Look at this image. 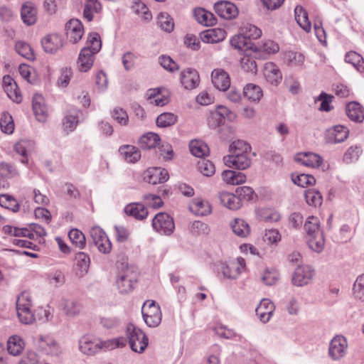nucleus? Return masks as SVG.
<instances>
[{
  "label": "nucleus",
  "mask_w": 364,
  "mask_h": 364,
  "mask_svg": "<svg viewBox=\"0 0 364 364\" xmlns=\"http://www.w3.org/2000/svg\"><path fill=\"white\" fill-rule=\"evenodd\" d=\"M264 75L267 82L278 86L282 80V74L278 66L272 63H266L264 67Z\"/></svg>",
  "instance_id": "a211bd4d"
},
{
  "label": "nucleus",
  "mask_w": 364,
  "mask_h": 364,
  "mask_svg": "<svg viewBox=\"0 0 364 364\" xmlns=\"http://www.w3.org/2000/svg\"><path fill=\"white\" fill-rule=\"evenodd\" d=\"M71 242L76 247L82 249L85 247L86 239L84 234L77 229H72L68 232Z\"/></svg>",
  "instance_id": "5fc2aeb1"
},
{
  "label": "nucleus",
  "mask_w": 364,
  "mask_h": 364,
  "mask_svg": "<svg viewBox=\"0 0 364 364\" xmlns=\"http://www.w3.org/2000/svg\"><path fill=\"white\" fill-rule=\"evenodd\" d=\"M25 348L23 339L18 336L14 335L9 337L7 341V350L9 354L17 356L20 355Z\"/></svg>",
  "instance_id": "f704fd0d"
},
{
  "label": "nucleus",
  "mask_w": 364,
  "mask_h": 364,
  "mask_svg": "<svg viewBox=\"0 0 364 364\" xmlns=\"http://www.w3.org/2000/svg\"><path fill=\"white\" fill-rule=\"evenodd\" d=\"M230 155H244L250 154L251 146L249 144L242 140L233 141L229 147Z\"/></svg>",
  "instance_id": "de8ad7c7"
},
{
  "label": "nucleus",
  "mask_w": 364,
  "mask_h": 364,
  "mask_svg": "<svg viewBox=\"0 0 364 364\" xmlns=\"http://www.w3.org/2000/svg\"><path fill=\"white\" fill-rule=\"evenodd\" d=\"M32 107L38 121L45 122L48 116V109L45 104V100L41 95L35 94L33 95Z\"/></svg>",
  "instance_id": "5701e85b"
},
{
  "label": "nucleus",
  "mask_w": 364,
  "mask_h": 364,
  "mask_svg": "<svg viewBox=\"0 0 364 364\" xmlns=\"http://www.w3.org/2000/svg\"><path fill=\"white\" fill-rule=\"evenodd\" d=\"M226 31L223 28H215L200 33V38L206 43H216L223 41L226 37Z\"/></svg>",
  "instance_id": "4be33fe9"
},
{
  "label": "nucleus",
  "mask_w": 364,
  "mask_h": 364,
  "mask_svg": "<svg viewBox=\"0 0 364 364\" xmlns=\"http://www.w3.org/2000/svg\"><path fill=\"white\" fill-rule=\"evenodd\" d=\"M230 43L234 48L239 50L257 51L258 50L257 46L251 41H247L241 33L232 37Z\"/></svg>",
  "instance_id": "cd10ccee"
},
{
  "label": "nucleus",
  "mask_w": 364,
  "mask_h": 364,
  "mask_svg": "<svg viewBox=\"0 0 364 364\" xmlns=\"http://www.w3.org/2000/svg\"><path fill=\"white\" fill-rule=\"evenodd\" d=\"M102 48L100 36L97 33H90L87 46L81 49L77 61L80 72H87L93 65L95 55Z\"/></svg>",
  "instance_id": "f257e3e1"
},
{
  "label": "nucleus",
  "mask_w": 364,
  "mask_h": 364,
  "mask_svg": "<svg viewBox=\"0 0 364 364\" xmlns=\"http://www.w3.org/2000/svg\"><path fill=\"white\" fill-rule=\"evenodd\" d=\"M159 63L165 70L169 72H173L179 69L178 64L168 55H161Z\"/></svg>",
  "instance_id": "69168bd1"
},
{
  "label": "nucleus",
  "mask_w": 364,
  "mask_h": 364,
  "mask_svg": "<svg viewBox=\"0 0 364 364\" xmlns=\"http://www.w3.org/2000/svg\"><path fill=\"white\" fill-rule=\"evenodd\" d=\"M144 322L149 327H156L161 321L162 314L159 305L154 301H147L142 307Z\"/></svg>",
  "instance_id": "20e7f679"
},
{
  "label": "nucleus",
  "mask_w": 364,
  "mask_h": 364,
  "mask_svg": "<svg viewBox=\"0 0 364 364\" xmlns=\"http://www.w3.org/2000/svg\"><path fill=\"white\" fill-rule=\"evenodd\" d=\"M347 341L342 336H335L331 341L328 348L329 356L335 360L343 358L347 350Z\"/></svg>",
  "instance_id": "9d476101"
},
{
  "label": "nucleus",
  "mask_w": 364,
  "mask_h": 364,
  "mask_svg": "<svg viewBox=\"0 0 364 364\" xmlns=\"http://www.w3.org/2000/svg\"><path fill=\"white\" fill-rule=\"evenodd\" d=\"M218 198L220 203L230 210H235L242 206L241 199L235 194L221 192L219 193Z\"/></svg>",
  "instance_id": "2f4dec72"
},
{
  "label": "nucleus",
  "mask_w": 364,
  "mask_h": 364,
  "mask_svg": "<svg viewBox=\"0 0 364 364\" xmlns=\"http://www.w3.org/2000/svg\"><path fill=\"white\" fill-rule=\"evenodd\" d=\"M198 168L200 172L205 176H211L215 171V166L213 162L205 159H201L198 162Z\"/></svg>",
  "instance_id": "052dcab7"
},
{
  "label": "nucleus",
  "mask_w": 364,
  "mask_h": 364,
  "mask_svg": "<svg viewBox=\"0 0 364 364\" xmlns=\"http://www.w3.org/2000/svg\"><path fill=\"white\" fill-rule=\"evenodd\" d=\"M158 23L166 32H171L174 27L173 18L166 13H161L158 16Z\"/></svg>",
  "instance_id": "bf43d9fd"
},
{
  "label": "nucleus",
  "mask_w": 364,
  "mask_h": 364,
  "mask_svg": "<svg viewBox=\"0 0 364 364\" xmlns=\"http://www.w3.org/2000/svg\"><path fill=\"white\" fill-rule=\"evenodd\" d=\"M291 180L294 184L303 188L308 186H312L316 183V179L312 175L305 173L298 175L292 173Z\"/></svg>",
  "instance_id": "3c124183"
},
{
  "label": "nucleus",
  "mask_w": 364,
  "mask_h": 364,
  "mask_svg": "<svg viewBox=\"0 0 364 364\" xmlns=\"http://www.w3.org/2000/svg\"><path fill=\"white\" fill-rule=\"evenodd\" d=\"M125 333L131 349L138 353H143L149 344L146 335L132 323L127 324Z\"/></svg>",
  "instance_id": "f03ea898"
},
{
  "label": "nucleus",
  "mask_w": 364,
  "mask_h": 364,
  "mask_svg": "<svg viewBox=\"0 0 364 364\" xmlns=\"http://www.w3.org/2000/svg\"><path fill=\"white\" fill-rule=\"evenodd\" d=\"M212 82L214 87L220 91H226L230 85L229 75L220 69H215L211 74Z\"/></svg>",
  "instance_id": "412c9836"
},
{
  "label": "nucleus",
  "mask_w": 364,
  "mask_h": 364,
  "mask_svg": "<svg viewBox=\"0 0 364 364\" xmlns=\"http://www.w3.org/2000/svg\"><path fill=\"white\" fill-rule=\"evenodd\" d=\"M361 148L358 146H351L348 149L343 155V161L350 164L356 161L361 154Z\"/></svg>",
  "instance_id": "e2e57ef3"
},
{
  "label": "nucleus",
  "mask_w": 364,
  "mask_h": 364,
  "mask_svg": "<svg viewBox=\"0 0 364 364\" xmlns=\"http://www.w3.org/2000/svg\"><path fill=\"white\" fill-rule=\"evenodd\" d=\"M190 210L197 215L205 216L211 213V206L208 202L200 198L193 199L189 205Z\"/></svg>",
  "instance_id": "473e14b6"
},
{
  "label": "nucleus",
  "mask_w": 364,
  "mask_h": 364,
  "mask_svg": "<svg viewBox=\"0 0 364 364\" xmlns=\"http://www.w3.org/2000/svg\"><path fill=\"white\" fill-rule=\"evenodd\" d=\"M240 33L248 41L257 39L262 35V31L255 25L250 23L244 24L240 28Z\"/></svg>",
  "instance_id": "49530a36"
},
{
  "label": "nucleus",
  "mask_w": 364,
  "mask_h": 364,
  "mask_svg": "<svg viewBox=\"0 0 364 364\" xmlns=\"http://www.w3.org/2000/svg\"><path fill=\"white\" fill-rule=\"evenodd\" d=\"M181 83L186 90H193L198 87L200 77L198 71L193 68H186L181 73Z\"/></svg>",
  "instance_id": "f3484780"
},
{
  "label": "nucleus",
  "mask_w": 364,
  "mask_h": 364,
  "mask_svg": "<svg viewBox=\"0 0 364 364\" xmlns=\"http://www.w3.org/2000/svg\"><path fill=\"white\" fill-rule=\"evenodd\" d=\"M253 54H246L240 60L242 69L252 75H255L257 72V65L255 61L256 58H259L257 51H252Z\"/></svg>",
  "instance_id": "72a5a7b5"
},
{
  "label": "nucleus",
  "mask_w": 364,
  "mask_h": 364,
  "mask_svg": "<svg viewBox=\"0 0 364 364\" xmlns=\"http://www.w3.org/2000/svg\"><path fill=\"white\" fill-rule=\"evenodd\" d=\"M112 117L121 125L125 126L128 124V114L127 112L122 108H114L112 112Z\"/></svg>",
  "instance_id": "338daca9"
},
{
  "label": "nucleus",
  "mask_w": 364,
  "mask_h": 364,
  "mask_svg": "<svg viewBox=\"0 0 364 364\" xmlns=\"http://www.w3.org/2000/svg\"><path fill=\"white\" fill-rule=\"evenodd\" d=\"M250 155L251 153L244 155H228L223 157V161L225 164L230 168L245 170L251 165Z\"/></svg>",
  "instance_id": "f8f14e48"
},
{
  "label": "nucleus",
  "mask_w": 364,
  "mask_h": 364,
  "mask_svg": "<svg viewBox=\"0 0 364 364\" xmlns=\"http://www.w3.org/2000/svg\"><path fill=\"white\" fill-rule=\"evenodd\" d=\"M160 141L161 139L157 134L148 132L140 137L139 144L141 149L147 150L155 148Z\"/></svg>",
  "instance_id": "4c0bfd02"
},
{
  "label": "nucleus",
  "mask_w": 364,
  "mask_h": 364,
  "mask_svg": "<svg viewBox=\"0 0 364 364\" xmlns=\"http://www.w3.org/2000/svg\"><path fill=\"white\" fill-rule=\"evenodd\" d=\"M41 44L45 52L55 53L60 49L63 46V38L57 33L49 34L41 40Z\"/></svg>",
  "instance_id": "aec40b11"
},
{
  "label": "nucleus",
  "mask_w": 364,
  "mask_h": 364,
  "mask_svg": "<svg viewBox=\"0 0 364 364\" xmlns=\"http://www.w3.org/2000/svg\"><path fill=\"white\" fill-rule=\"evenodd\" d=\"M245 266V260L239 257L236 261L230 262H220L223 274L228 279H236L241 272V269Z\"/></svg>",
  "instance_id": "4468645a"
},
{
  "label": "nucleus",
  "mask_w": 364,
  "mask_h": 364,
  "mask_svg": "<svg viewBox=\"0 0 364 364\" xmlns=\"http://www.w3.org/2000/svg\"><path fill=\"white\" fill-rule=\"evenodd\" d=\"M215 12L222 18L232 20L239 14L236 5L229 1H218L214 4Z\"/></svg>",
  "instance_id": "1a4fd4ad"
},
{
  "label": "nucleus",
  "mask_w": 364,
  "mask_h": 364,
  "mask_svg": "<svg viewBox=\"0 0 364 364\" xmlns=\"http://www.w3.org/2000/svg\"><path fill=\"white\" fill-rule=\"evenodd\" d=\"M0 205L13 212H17L19 210V205L16 199L9 195H1L0 197Z\"/></svg>",
  "instance_id": "680f3d73"
},
{
  "label": "nucleus",
  "mask_w": 364,
  "mask_h": 364,
  "mask_svg": "<svg viewBox=\"0 0 364 364\" xmlns=\"http://www.w3.org/2000/svg\"><path fill=\"white\" fill-rule=\"evenodd\" d=\"M178 117L171 112H164L159 114L156 120L159 127L166 128L175 124L177 122Z\"/></svg>",
  "instance_id": "09e8293b"
},
{
  "label": "nucleus",
  "mask_w": 364,
  "mask_h": 364,
  "mask_svg": "<svg viewBox=\"0 0 364 364\" xmlns=\"http://www.w3.org/2000/svg\"><path fill=\"white\" fill-rule=\"evenodd\" d=\"M65 30L67 37L73 43H77L82 37L84 29L83 26L77 19H70L65 23Z\"/></svg>",
  "instance_id": "dca6fc26"
},
{
  "label": "nucleus",
  "mask_w": 364,
  "mask_h": 364,
  "mask_svg": "<svg viewBox=\"0 0 364 364\" xmlns=\"http://www.w3.org/2000/svg\"><path fill=\"white\" fill-rule=\"evenodd\" d=\"M214 112H215L220 117H222L223 121L227 119L230 122H233L237 117L235 112L223 105H218Z\"/></svg>",
  "instance_id": "774afa93"
},
{
  "label": "nucleus",
  "mask_w": 364,
  "mask_h": 364,
  "mask_svg": "<svg viewBox=\"0 0 364 364\" xmlns=\"http://www.w3.org/2000/svg\"><path fill=\"white\" fill-rule=\"evenodd\" d=\"M92 242L98 250L104 254H108L112 250V243L105 232L100 227H94L90 231Z\"/></svg>",
  "instance_id": "423d86ee"
},
{
  "label": "nucleus",
  "mask_w": 364,
  "mask_h": 364,
  "mask_svg": "<svg viewBox=\"0 0 364 364\" xmlns=\"http://www.w3.org/2000/svg\"><path fill=\"white\" fill-rule=\"evenodd\" d=\"M75 259L77 267V274L83 277L87 273L90 267V256L83 252H79L75 255Z\"/></svg>",
  "instance_id": "e433bc0d"
},
{
  "label": "nucleus",
  "mask_w": 364,
  "mask_h": 364,
  "mask_svg": "<svg viewBox=\"0 0 364 364\" xmlns=\"http://www.w3.org/2000/svg\"><path fill=\"white\" fill-rule=\"evenodd\" d=\"M243 94L249 100L259 102L263 96L262 88L255 84L250 83L246 85L243 89Z\"/></svg>",
  "instance_id": "79ce46f5"
},
{
  "label": "nucleus",
  "mask_w": 364,
  "mask_h": 364,
  "mask_svg": "<svg viewBox=\"0 0 364 364\" xmlns=\"http://www.w3.org/2000/svg\"><path fill=\"white\" fill-rule=\"evenodd\" d=\"M16 51L22 57L33 60L35 59L33 50L29 44L23 41H18L15 45Z\"/></svg>",
  "instance_id": "864d4df0"
},
{
  "label": "nucleus",
  "mask_w": 364,
  "mask_h": 364,
  "mask_svg": "<svg viewBox=\"0 0 364 364\" xmlns=\"http://www.w3.org/2000/svg\"><path fill=\"white\" fill-rule=\"evenodd\" d=\"M230 227L233 232L240 237H245L250 232L248 223L242 219L235 218L231 222Z\"/></svg>",
  "instance_id": "37998d69"
},
{
  "label": "nucleus",
  "mask_w": 364,
  "mask_h": 364,
  "mask_svg": "<svg viewBox=\"0 0 364 364\" xmlns=\"http://www.w3.org/2000/svg\"><path fill=\"white\" fill-rule=\"evenodd\" d=\"M106 347V343L90 336H84L79 341L80 350L87 355H94Z\"/></svg>",
  "instance_id": "0eeeda50"
},
{
  "label": "nucleus",
  "mask_w": 364,
  "mask_h": 364,
  "mask_svg": "<svg viewBox=\"0 0 364 364\" xmlns=\"http://www.w3.org/2000/svg\"><path fill=\"white\" fill-rule=\"evenodd\" d=\"M168 171L159 167L150 168L144 173V181L153 185L163 183L168 181Z\"/></svg>",
  "instance_id": "ddd939ff"
},
{
  "label": "nucleus",
  "mask_w": 364,
  "mask_h": 364,
  "mask_svg": "<svg viewBox=\"0 0 364 364\" xmlns=\"http://www.w3.org/2000/svg\"><path fill=\"white\" fill-rule=\"evenodd\" d=\"M257 55L260 58H267L270 54L277 53L279 50V45L273 41H267L262 45L257 46Z\"/></svg>",
  "instance_id": "a18cd8bd"
},
{
  "label": "nucleus",
  "mask_w": 364,
  "mask_h": 364,
  "mask_svg": "<svg viewBox=\"0 0 364 364\" xmlns=\"http://www.w3.org/2000/svg\"><path fill=\"white\" fill-rule=\"evenodd\" d=\"M345 60L348 63L352 64L359 72L364 71L363 58L356 52L350 51L345 55Z\"/></svg>",
  "instance_id": "8fccbe9b"
},
{
  "label": "nucleus",
  "mask_w": 364,
  "mask_h": 364,
  "mask_svg": "<svg viewBox=\"0 0 364 364\" xmlns=\"http://www.w3.org/2000/svg\"><path fill=\"white\" fill-rule=\"evenodd\" d=\"M196 20L200 24L205 26H212L217 23V18L215 15L203 8H196L193 10Z\"/></svg>",
  "instance_id": "7c9ffc66"
},
{
  "label": "nucleus",
  "mask_w": 364,
  "mask_h": 364,
  "mask_svg": "<svg viewBox=\"0 0 364 364\" xmlns=\"http://www.w3.org/2000/svg\"><path fill=\"white\" fill-rule=\"evenodd\" d=\"M189 149L191 153L198 158L204 159L209 154V147L202 141L193 140L190 142Z\"/></svg>",
  "instance_id": "c03bdc74"
},
{
  "label": "nucleus",
  "mask_w": 364,
  "mask_h": 364,
  "mask_svg": "<svg viewBox=\"0 0 364 364\" xmlns=\"http://www.w3.org/2000/svg\"><path fill=\"white\" fill-rule=\"evenodd\" d=\"M124 213L139 220L145 219L148 215L146 208L141 203H132L127 205L124 208Z\"/></svg>",
  "instance_id": "c756f323"
},
{
  "label": "nucleus",
  "mask_w": 364,
  "mask_h": 364,
  "mask_svg": "<svg viewBox=\"0 0 364 364\" xmlns=\"http://www.w3.org/2000/svg\"><path fill=\"white\" fill-rule=\"evenodd\" d=\"M0 127L3 132L11 134L14 130V123L13 118L8 112H4L0 119Z\"/></svg>",
  "instance_id": "6e6d98bb"
},
{
  "label": "nucleus",
  "mask_w": 364,
  "mask_h": 364,
  "mask_svg": "<svg viewBox=\"0 0 364 364\" xmlns=\"http://www.w3.org/2000/svg\"><path fill=\"white\" fill-rule=\"evenodd\" d=\"M153 228L161 235H170L175 229L173 219L166 213H157L152 220Z\"/></svg>",
  "instance_id": "39448f33"
},
{
  "label": "nucleus",
  "mask_w": 364,
  "mask_h": 364,
  "mask_svg": "<svg viewBox=\"0 0 364 364\" xmlns=\"http://www.w3.org/2000/svg\"><path fill=\"white\" fill-rule=\"evenodd\" d=\"M346 112L353 122L360 123L364 119V108L357 102L348 103L346 107Z\"/></svg>",
  "instance_id": "c85d7f7f"
},
{
  "label": "nucleus",
  "mask_w": 364,
  "mask_h": 364,
  "mask_svg": "<svg viewBox=\"0 0 364 364\" xmlns=\"http://www.w3.org/2000/svg\"><path fill=\"white\" fill-rule=\"evenodd\" d=\"M295 19L298 24L306 32L311 28V22L309 20L307 11L301 6H296L294 9Z\"/></svg>",
  "instance_id": "58836bf2"
},
{
  "label": "nucleus",
  "mask_w": 364,
  "mask_h": 364,
  "mask_svg": "<svg viewBox=\"0 0 364 364\" xmlns=\"http://www.w3.org/2000/svg\"><path fill=\"white\" fill-rule=\"evenodd\" d=\"M348 129L346 127L342 125H336L327 131V141L332 144L343 142L348 138Z\"/></svg>",
  "instance_id": "b1692460"
},
{
  "label": "nucleus",
  "mask_w": 364,
  "mask_h": 364,
  "mask_svg": "<svg viewBox=\"0 0 364 364\" xmlns=\"http://www.w3.org/2000/svg\"><path fill=\"white\" fill-rule=\"evenodd\" d=\"M314 276V269L309 265L298 266L292 275V283L303 287L311 282Z\"/></svg>",
  "instance_id": "6e6552de"
},
{
  "label": "nucleus",
  "mask_w": 364,
  "mask_h": 364,
  "mask_svg": "<svg viewBox=\"0 0 364 364\" xmlns=\"http://www.w3.org/2000/svg\"><path fill=\"white\" fill-rule=\"evenodd\" d=\"M304 228L306 232L307 237L323 233L320 228V221L318 218L309 216L307 218Z\"/></svg>",
  "instance_id": "a19ab883"
},
{
  "label": "nucleus",
  "mask_w": 364,
  "mask_h": 364,
  "mask_svg": "<svg viewBox=\"0 0 364 364\" xmlns=\"http://www.w3.org/2000/svg\"><path fill=\"white\" fill-rule=\"evenodd\" d=\"M307 244L310 249L316 252H321L324 247L323 233L307 237Z\"/></svg>",
  "instance_id": "603ef678"
},
{
  "label": "nucleus",
  "mask_w": 364,
  "mask_h": 364,
  "mask_svg": "<svg viewBox=\"0 0 364 364\" xmlns=\"http://www.w3.org/2000/svg\"><path fill=\"white\" fill-rule=\"evenodd\" d=\"M295 159L302 165L311 168H318L323 163V159L319 155L312 152L298 154Z\"/></svg>",
  "instance_id": "a878e982"
},
{
  "label": "nucleus",
  "mask_w": 364,
  "mask_h": 364,
  "mask_svg": "<svg viewBox=\"0 0 364 364\" xmlns=\"http://www.w3.org/2000/svg\"><path fill=\"white\" fill-rule=\"evenodd\" d=\"M21 16L23 22L27 26L33 25L37 20V9L31 2H26L22 5Z\"/></svg>",
  "instance_id": "bb28decb"
},
{
  "label": "nucleus",
  "mask_w": 364,
  "mask_h": 364,
  "mask_svg": "<svg viewBox=\"0 0 364 364\" xmlns=\"http://www.w3.org/2000/svg\"><path fill=\"white\" fill-rule=\"evenodd\" d=\"M136 282V279L132 275V272L127 269L125 271L118 274L116 283L119 291L125 294L134 289V284Z\"/></svg>",
  "instance_id": "2eb2a0df"
},
{
  "label": "nucleus",
  "mask_w": 364,
  "mask_h": 364,
  "mask_svg": "<svg viewBox=\"0 0 364 364\" xmlns=\"http://www.w3.org/2000/svg\"><path fill=\"white\" fill-rule=\"evenodd\" d=\"M274 304L268 299H263L255 309L257 316L263 323L269 321L274 311Z\"/></svg>",
  "instance_id": "393cba45"
},
{
  "label": "nucleus",
  "mask_w": 364,
  "mask_h": 364,
  "mask_svg": "<svg viewBox=\"0 0 364 364\" xmlns=\"http://www.w3.org/2000/svg\"><path fill=\"white\" fill-rule=\"evenodd\" d=\"M80 111L76 108L70 109L65 117L63 122L64 129L69 132H73L77 127L79 122V115Z\"/></svg>",
  "instance_id": "c9c22d12"
},
{
  "label": "nucleus",
  "mask_w": 364,
  "mask_h": 364,
  "mask_svg": "<svg viewBox=\"0 0 364 364\" xmlns=\"http://www.w3.org/2000/svg\"><path fill=\"white\" fill-rule=\"evenodd\" d=\"M353 290L355 297L364 301V274L357 277Z\"/></svg>",
  "instance_id": "0e129e2a"
},
{
  "label": "nucleus",
  "mask_w": 364,
  "mask_h": 364,
  "mask_svg": "<svg viewBox=\"0 0 364 364\" xmlns=\"http://www.w3.org/2000/svg\"><path fill=\"white\" fill-rule=\"evenodd\" d=\"M3 87L7 96L14 102L20 103L22 101V96L16 82L10 75H5L3 77Z\"/></svg>",
  "instance_id": "6ab92c4d"
},
{
  "label": "nucleus",
  "mask_w": 364,
  "mask_h": 364,
  "mask_svg": "<svg viewBox=\"0 0 364 364\" xmlns=\"http://www.w3.org/2000/svg\"><path fill=\"white\" fill-rule=\"evenodd\" d=\"M63 309L70 316L78 314L81 310L79 303L73 300H65L62 303Z\"/></svg>",
  "instance_id": "13d9d810"
},
{
  "label": "nucleus",
  "mask_w": 364,
  "mask_h": 364,
  "mask_svg": "<svg viewBox=\"0 0 364 364\" xmlns=\"http://www.w3.org/2000/svg\"><path fill=\"white\" fill-rule=\"evenodd\" d=\"M31 307V295L27 291H23L16 299L17 315L21 323L30 324L35 320Z\"/></svg>",
  "instance_id": "7ed1b4c3"
},
{
  "label": "nucleus",
  "mask_w": 364,
  "mask_h": 364,
  "mask_svg": "<svg viewBox=\"0 0 364 364\" xmlns=\"http://www.w3.org/2000/svg\"><path fill=\"white\" fill-rule=\"evenodd\" d=\"M119 151L124 159L129 163H135L141 158L140 151L134 146H122L119 148Z\"/></svg>",
  "instance_id": "ea45409f"
},
{
  "label": "nucleus",
  "mask_w": 364,
  "mask_h": 364,
  "mask_svg": "<svg viewBox=\"0 0 364 364\" xmlns=\"http://www.w3.org/2000/svg\"><path fill=\"white\" fill-rule=\"evenodd\" d=\"M306 203L310 205L317 206L322 203V196L318 191L309 189L304 194Z\"/></svg>",
  "instance_id": "4d7b16f0"
},
{
  "label": "nucleus",
  "mask_w": 364,
  "mask_h": 364,
  "mask_svg": "<svg viewBox=\"0 0 364 364\" xmlns=\"http://www.w3.org/2000/svg\"><path fill=\"white\" fill-rule=\"evenodd\" d=\"M34 341L38 348L46 354L58 355L60 353L59 345L53 338L38 336Z\"/></svg>",
  "instance_id": "9b49d317"
}]
</instances>
